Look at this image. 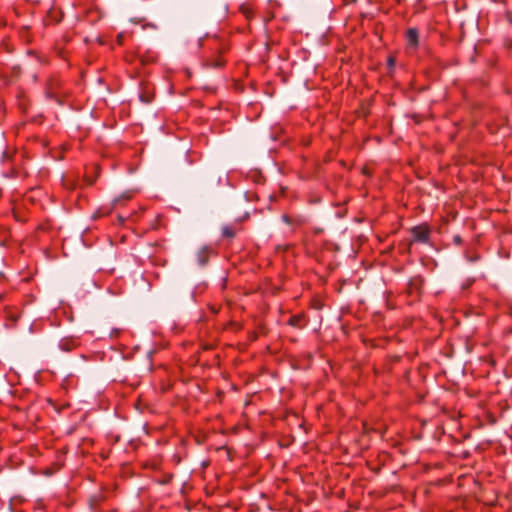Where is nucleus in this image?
<instances>
[{"label": "nucleus", "instance_id": "f8f14e48", "mask_svg": "<svg viewBox=\"0 0 512 512\" xmlns=\"http://www.w3.org/2000/svg\"><path fill=\"white\" fill-rule=\"evenodd\" d=\"M407 47L417 49L419 47V30L416 27L408 28L405 33Z\"/></svg>", "mask_w": 512, "mask_h": 512}, {"label": "nucleus", "instance_id": "4be33fe9", "mask_svg": "<svg viewBox=\"0 0 512 512\" xmlns=\"http://www.w3.org/2000/svg\"><path fill=\"white\" fill-rule=\"evenodd\" d=\"M401 358H402V357H401L400 355H393V356H390V357L388 358V362H389V364H390V367H389L388 369H389V370H391L392 365H393V364H395V363L400 362V361H401Z\"/></svg>", "mask_w": 512, "mask_h": 512}, {"label": "nucleus", "instance_id": "9b49d317", "mask_svg": "<svg viewBox=\"0 0 512 512\" xmlns=\"http://www.w3.org/2000/svg\"><path fill=\"white\" fill-rule=\"evenodd\" d=\"M508 242H509V233L506 230H504L499 235L500 247L498 249V255L501 258L508 259L510 257V249H509V246L507 245Z\"/></svg>", "mask_w": 512, "mask_h": 512}, {"label": "nucleus", "instance_id": "ddd939ff", "mask_svg": "<svg viewBox=\"0 0 512 512\" xmlns=\"http://www.w3.org/2000/svg\"><path fill=\"white\" fill-rule=\"evenodd\" d=\"M281 219L284 223H286L287 225L291 226L294 229L301 227L305 223L304 218L301 216H291L288 214H283L281 216Z\"/></svg>", "mask_w": 512, "mask_h": 512}, {"label": "nucleus", "instance_id": "39448f33", "mask_svg": "<svg viewBox=\"0 0 512 512\" xmlns=\"http://www.w3.org/2000/svg\"><path fill=\"white\" fill-rule=\"evenodd\" d=\"M249 218V213H245L243 217L237 218L234 222L224 225L221 228V238L232 242L239 232L243 231L242 221Z\"/></svg>", "mask_w": 512, "mask_h": 512}, {"label": "nucleus", "instance_id": "f03ea898", "mask_svg": "<svg viewBox=\"0 0 512 512\" xmlns=\"http://www.w3.org/2000/svg\"><path fill=\"white\" fill-rule=\"evenodd\" d=\"M425 279L421 275L411 277L407 283L405 294L410 298L409 303L419 301L423 293Z\"/></svg>", "mask_w": 512, "mask_h": 512}, {"label": "nucleus", "instance_id": "cd10ccee", "mask_svg": "<svg viewBox=\"0 0 512 512\" xmlns=\"http://www.w3.org/2000/svg\"><path fill=\"white\" fill-rule=\"evenodd\" d=\"M323 231H324V230H323V228H315V229L313 230V232H314L315 234H321V233H323Z\"/></svg>", "mask_w": 512, "mask_h": 512}, {"label": "nucleus", "instance_id": "423d86ee", "mask_svg": "<svg viewBox=\"0 0 512 512\" xmlns=\"http://www.w3.org/2000/svg\"><path fill=\"white\" fill-rule=\"evenodd\" d=\"M217 255H218V250H217L216 245H212V244L203 245L202 247H200L198 249V251L196 253L197 264L200 267H205L209 263L210 258L216 257Z\"/></svg>", "mask_w": 512, "mask_h": 512}, {"label": "nucleus", "instance_id": "20e7f679", "mask_svg": "<svg viewBox=\"0 0 512 512\" xmlns=\"http://www.w3.org/2000/svg\"><path fill=\"white\" fill-rule=\"evenodd\" d=\"M62 88V80L58 75H51L47 78L45 83V95L48 99L53 100L59 104L62 103L60 100V90Z\"/></svg>", "mask_w": 512, "mask_h": 512}, {"label": "nucleus", "instance_id": "aec40b11", "mask_svg": "<svg viewBox=\"0 0 512 512\" xmlns=\"http://www.w3.org/2000/svg\"><path fill=\"white\" fill-rule=\"evenodd\" d=\"M174 478L173 473H165L162 475V477L158 480V482L162 485H167L171 483L172 479Z\"/></svg>", "mask_w": 512, "mask_h": 512}, {"label": "nucleus", "instance_id": "f257e3e1", "mask_svg": "<svg viewBox=\"0 0 512 512\" xmlns=\"http://www.w3.org/2000/svg\"><path fill=\"white\" fill-rule=\"evenodd\" d=\"M411 238L406 242L405 252L410 254L412 245L415 243L429 244L431 239V229L427 223L415 225L409 229Z\"/></svg>", "mask_w": 512, "mask_h": 512}, {"label": "nucleus", "instance_id": "2f4dec72", "mask_svg": "<svg viewBox=\"0 0 512 512\" xmlns=\"http://www.w3.org/2000/svg\"><path fill=\"white\" fill-rule=\"evenodd\" d=\"M507 16H510V13H507ZM508 18H509V21H512V19L510 17H508Z\"/></svg>", "mask_w": 512, "mask_h": 512}, {"label": "nucleus", "instance_id": "6e6552de", "mask_svg": "<svg viewBox=\"0 0 512 512\" xmlns=\"http://www.w3.org/2000/svg\"><path fill=\"white\" fill-rule=\"evenodd\" d=\"M81 345L80 336H64L58 342V347L61 351L65 353H70L79 348Z\"/></svg>", "mask_w": 512, "mask_h": 512}, {"label": "nucleus", "instance_id": "0eeeda50", "mask_svg": "<svg viewBox=\"0 0 512 512\" xmlns=\"http://www.w3.org/2000/svg\"><path fill=\"white\" fill-rule=\"evenodd\" d=\"M154 85L148 80H141L139 83V100L143 103L149 104L154 99Z\"/></svg>", "mask_w": 512, "mask_h": 512}, {"label": "nucleus", "instance_id": "2eb2a0df", "mask_svg": "<svg viewBox=\"0 0 512 512\" xmlns=\"http://www.w3.org/2000/svg\"><path fill=\"white\" fill-rule=\"evenodd\" d=\"M139 60L143 66L150 65L157 61V55L154 52L146 51L139 56Z\"/></svg>", "mask_w": 512, "mask_h": 512}, {"label": "nucleus", "instance_id": "9d476101", "mask_svg": "<svg viewBox=\"0 0 512 512\" xmlns=\"http://www.w3.org/2000/svg\"><path fill=\"white\" fill-rule=\"evenodd\" d=\"M308 322L309 318L307 314L305 312H301L290 316L287 324L297 329H303L307 326Z\"/></svg>", "mask_w": 512, "mask_h": 512}, {"label": "nucleus", "instance_id": "7c9ffc66", "mask_svg": "<svg viewBox=\"0 0 512 512\" xmlns=\"http://www.w3.org/2000/svg\"><path fill=\"white\" fill-rule=\"evenodd\" d=\"M32 189H33V187H32V186L27 185V190H32Z\"/></svg>", "mask_w": 512, "mask_h": 512}, {"label": "nucleus", "instance_id": "412c9836", "mask_svg": "<svg viewBox=\"0 0 512 512\" xmlns=\"http://www.w3.org/2000/svg\"><path fill=\"white\" fill-rule=\"evenodd\" d=\"M30 178L29 172L22 166L19 170V175L17 179H20L22 181H27Z\"/></svg>", "mask_w": 512, "mask_h": 512}, {"label": "nucleus", "instance_id": "1a4fd4ad", "mask_svg": "<svg viewBox=\"0 0 512 512\" xmlns=\"http://www.w3.org/2000/svg\"><path fill=\"white\" fill-rule=\"evenodd\" d=\"M106 499L107 496L103 492H99L97 494L92 495L88 501L90 509L93 512H101L102 509L106 507Z\"/></svg>", "mask_w": 512, "mask_h": 512}, {"label": "nucleus", "instance_id": "5701e85b", "mask_svg": "<svg viewBox=\"0 0 512 512\" xmlns=\"http://www.w3.org/2000/svg\"><path fill=\"white\" fill-rule=\"evenodd\" d=\"M7 317L9 320H11L12 322L16 323L18 321V319L20 318V315L18 312H9L7 311Z\"/></svg>", "mask_w": 512, "mask_h": 512}, {"label": "nucleus", "instance_id": "7ed1b4c3", "mask_svg": "<svg viewBox=\"0 0 512 512\" xmlns=\"http://www.w3.org/2000/svg\"><path fill=\"white\" fill-rule=\"evenodd\" d=\"M215 53L204 59L203 65L207 68L221 69L226 64V59L223 54L227 50L226 46L222 43L216 42L213 47Z\"/></svg>", "mask_w": 512, "mask_h": 512}, {"label": "nucleus", "instance_id": "4468645a", "mask_svg": "<svg viewBox=\"0 0 512 512\" xmlns=\"http://www.w3.org/2000/svg\"><path fill=\"white\" fill-rule=\"evenodd\" d=\"M118 202V200H115L114 203H111V204H108V205H103L101 207H99L94 213H93V216L92 218L93 219H99V218H103V217H106V216H109L113 209H114V205Z\"/></svg>", "mask_w": 512, "mask_h": 512}, {"label": "nucleus", "instance_id": "a211bd4d", "mask_svg": "<svg viewBox=\"0 0 512 512\" xmlns=\"http://www.w3.org/2000/svg\"><path fill=\"white\" fill-rule=\"evenodd\" d=\"M239 10L247 20H251L254 17L253 8L247 4H242Z\"/></svg>", "mask_w": 512, "mask_h": 512}, {"label": "nucleus", "instance_id": "c756f323", "mask_svg": "<svg viewBox=\"0 0 512 512\" xmlns=\"http://www.w3.org/2000/svg\"><path fill=\"white\" fill-rule=\"evenodd\" d=\"M98 356H100V359L102 360L104 357V353H99Z\"/></svg>", "mask_w": 512, "mask_h": 512}, {"label": "nucleus", "instance_id": "6ab92c4d", "mask_svg": "<svg viewBox=\"0 0 512 512\" xmlns=\"http://www.w3.org/2000/svg\"><path fill=\"white\" fill-rule=\"evenodd\" d=\"M49 17L53 20V22L55 24L61 22L62 20V17H63V13L61 11H58V10H55V9H51L49 11Z\"/></svg>", "mask_w": 512, "mask_h": 512}, {"label": "nucleus", "instance_id": "a878e982", "mask_svg": "<svg viewBox=\"0 0 512 512\" xmlns=\"http://www.w3.org/2000/svg\"><path fill=\"white\" fill-rule=\"evenodd\" d=\"M101 512H118L117 509H114V508H103Z\"/></svg>", "mask_w": 512, "mask_h": 512}, {"label": "nucleus", "instance_id": "bb28decb", "mask_svg": "<svg viewBox=\"0 0 512 512\" xmlns=\"http://www.w3.org/2000/svg\"><path fill=\"white\" fill-rule=\"evenodd\" d=\"M6 384H7V383H6L5 376H2V377L0 378V387H1V386H6Z\"/></svg>", "mask_w": 512, "mask_h": 512}, {"label": "nucleus", "instance_id": "c85d7f7f", "mask_svg": "<svg viewBox=\"0 0 512 512\" xmlns=\"http://www.w3.org/2000/svg\"><path fill=\"white\" fill-rule=\"evenodd\" d=\"M126 217H123L122 215H118V220L120 223H124Z\"/></svg>", "mask_w": 512, "mask_h": 512}, {"label": "nucleus", "instance_id": "393cba45", "mask_svg": "<svg viewBox=\"0 0 512 512\" xmlns=\"http://www.w3.org/2000/svg\"><path fill=\"white\" fill-rule=\"evenodd\" d=\"M116 41L119 45H123L124 43V33H119L116 37Z\"/></svg>", "mask_w": 512, "mask_h": 512}, {"label": "nucleus", "instance_id": "473e14b6", "mask_svg": "<svg viewBox=\"0 0 512 512\" xmlns=\"http://www.w3.org/2000/svg\"><path fill=\"white\" fill-rule=\"evenodd\" d=\"M2 298H3V294L0 293V300H2Z\"/></svg>", "mask_w": 512, "mask_h": 512}, {"label": "nucleus", "instance_id": "f3484780", "mask_svg": "<svg viewBox=\"0 0 512 512\" xmlns=\"http://www.w3.org/2000/svg\"><path fill=\"white\" fill-rule=\"evenodd\" d=\"M396 56L394 54H390L387 57L386 65H387V75L392 76L395 72V66H396Z\"/></svg>", "mask_w": 512, "mask_h": 512}, {"label": "nucleus", "instance_id": "b1692460", "mask_svg": "<svg viewBox=\"0 0 512 512\" xmlns=\"http://www.w3.org/2000/svg\"><path fill=\"white\" fill-rule=\"evenodd\" d=\"M453 243H454L455 245H457V246L462 245V244H463V239H462V237H461L459 234L454 235V236H453Z\"/></svg>", "mask_w": 512, "mask_h": 512}, {"label": "nucleus", "instance_id": "dca6fc26", "mask_svg": "<svg viewBox=\"0 0 512 512\" xmlns=\"http://www.w3.org/2000/svg\"><path fill=\"white\" fill-rule=\"evenodd\" d=\"M21 167L22 166L13 165V166L9 167L7 170L3 171L2 175L5 178L17 179L18 175H19V170L21 169Z\"/></svg>", "mask_w": 512, "mask_h": 512}]
</instances>
